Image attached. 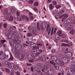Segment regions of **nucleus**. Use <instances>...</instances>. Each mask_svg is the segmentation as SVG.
Instances as JSON below:
<instances>
[{
    "label": "nucleus",
    "instance_id": "obj_14",
    "mask_svg": "<svg viewBox=\"0 0 75 75\" xmlns=\"http://www.w3.org/2000/svg\"><path fill=\"white\" fill-rule=\"evenodd\" d=\"M6 58V54L3 53V54L1 55L0 56V59H3Z\"/></svg>",
    "mask_w": 75,
    "mask_h": 75
},
{
    "label": "nucleus",
    "instance_id": "obj_50",
    "mask_svg": "<svg viewBox=\"0 0 75 75\" xmlns=\"http://www.w3.org/2000/svg\"><path fill=\"white\" fill-rule=\"evenodd\" d=\"M38 46H40V47H42V45L40 43H37L36 44Z\"/></svg>",
    "mask_w": 75,
    "mask_h": 75
},
{
    "label": "nucleus",
    "instance_id": "obj_42",
    "mask_svg": "<svg viewBox=\"0 0 75 75\" xmlns=\"http://www.w3.org/2000/svg\"><path fill=\"white\" fill-rule=\"evenodd\" d=\"M4 63L5 65H8L10 64V62L8 61H6Z\"/></svg>",
    "mask_w": 75,
    "mask_h": 75
},
{
    "label": "nucleus",
    "instance_id": "obj_40",
    "mask_svg": "<svg viewBox=\"0 0 75 75\" xmlns=\"http://www.w3.org/2000/svg\"><path fill=\"white\" fill-rule=\"evenodd\" d=\"M17 19L18 20V21H21L22 19H21V16H17Z\"/></svg>",
    "mask_w": 75,
    "mask_h": 75
},
{
    "label": "nucleus",
    "instance_id": "obj_20",
    "mask_svg": "<svg viewBox=\"0 0 75 75\" xmlns=\"http://www.w3.org/2000/svg\"><path fill=\"white\" fill-rule=\"evenodd\" d=\"M61 36L59 34H57L55 35V38L57 40H60V39H59V37Z\"/></svg>",
    "mask_w": 75,
    "mask_h": 75
},
{
    "label": "nucleus",
    "instance_id": "obj_38",
    "mask_svg": "<svg viewBox=\"0 0 75 75\" xmlns=\"http://www.w3.org/2000/svg\"><path fill=\"white\" fill-rule=\"evenodd\" d=\"M5 70L6 72H7V73H9L10 72V70L8 68H6L5 69Z\"/></svg>",
    "mask_w": 75,
    "mask_h": 75
},
{
    "label": "nucleus",
    "instance_id": "obj_31",
    "mask_svg": "<svg viewBox=\"0 0 75 75\" xmlns=\"http://www.w3.org/2000/svg\"><path fill=\"white\" fill-rule=\"evenodd\" d=\"M44 69H45V71H46V70H47L48 69V66L47 65H44L43 66Z\"/></svg>",
    "mask_w": 75,
    "mask_h": 75
},
{
    "label": "nucleus",
    "instance_id": "obj_4",
    "mask_svg": "<svg viewBox=\"0 0 75 75\" xmlns=\"http://www.w3.org/2000/svg\"><path fill=\"white\" fill-rule=\"evenodd\" d=\"M6 17L7 19L9 21H12L13 20V17L11 15V13L10 12L9 13L6 15Z\"/></svg>",
    "mask_w": 75,
    "mask_h": 75
},
{
    "label": "nucleus",
    "instance_id": "obj_48",
    "mask_svg": "<svg viewBox=\"0 0 75 75\" xmlns=\"http://www.w3.org/2000/svg\"><path fill=\"white\" fill-rule=\"evenodd\" d=\"M0 41L2 44H3L4 43V42H6V40H1Z\"/></svg>",
    "mask_w": 75,
    "mask_h": 75
},
{
    "label": "nucleus",
    "instance_id": "obj_36",
    "mask_svg": "<svg viewBox=\"0 0 75 75\" xmlns=\"http://www.w3.org/2000/svg\"><path fill=\"white\" fill-rule=\"evenodd\" d=\"M39 4H38V2H34V6H38Z\"/></svg>",
    "mask_w": 75,
    "mask_h": 75
},
{
    "label": "nucleus",
    "instance_id": "obj_64",
    "mask_svg": "<svg viewBox=\"0 0 75 75\" xmlns=\"http://www.w3.org/2000/svg\"><path fill=\"white\" fill-rule=\"evenodd\" d=\"M10 45H11V46H14V42H13L12 43H11Z\"/></svg>",
    "mask_w": 75,
    "mask_h": 75
},
{
    "label": "nucleus",
    "instance_id": "obj_17",
    "mask_svg": "<svg viewBox=\"0 0 75 75\" xmlns=\"http://www.w3.org/2000/svg\"><path fill=\"white\" fill-rule=\"evenodd\" d=\"M31 52L32 54H35L37 52V50L36 49L33 48L31 50Z\"/></svg>",
    "mask_w": 75,
    "mask_h": 75
},
{
    "label": "nucleus",
    "instance_id": "obj_18",
    "mask_svg": "<svg viewBox=\"0 0 75 75\" xmlns=\"http://www.w3.org/2000/svg\"><path fill=\"white\" fill-rule=\"evenodd\" d=\"M37 71L35 73V74L36 75H38L39 74L40 75H42L43 73H42V72H41V70H40V71L39 70H37Z\"/></svg>",
    "mask_w": 75,
    "mask_h": 75
},
{
    "label": "nucleus",
    "instance_id": "obj_58",
    "mask_svg": "<svg viewBox=\"0 0 75 75\" xmlns=\"http://www.w3.org/2000/svg\"><path fill=\"white\" fill-rule=\"evenodd\" d=\"M34 49H37V50H39V47L38 46H36L34 47Z\"/></svg>",
    "mask_w": 75,
    "mask_h": 75
},
{
    "label": "nucleus",
    "instance_id": "obj_26",
    "mask_svg": "<svg viewBox=\"0 0 75 75\" xmlns=\"http://www.w3.org/2000/svg\"><path fill=\"white\" fill-rule=\"evenodd\" d=\"M36 44L35 43L33 42H31L30 43V45L32 47H34L35 46Z\"/></svg>",
    "mask_w": 75,
    "mask_h": 75
},
{
    "label": "nucleus",
    "instance_id": "obj_13",
    "mask_svg": "<svg viewBox=\"0 0 75 75\" xmlns=\"http://www.w3.org/2000/svg\"><path fill=\"white\" fill-rule=\"evenodd\" d=\"M50 58L52 60V61H56V60L57 59V56H51L50 57Z\"/></svg>",
    "mask_w": 75,
    "mask_h": 75
},
{
    "label": "nucleus",
    "instance_id": "obj_43",
    "mask_svg": "<svg viewBox=\"0 0 75 75\" xmlns=\"http://www.w3.org/2000/svg\"><path fill=\"white\" fill-rule=\"evenodd\" d=\"M52 3L53 5L56 6L57 5V1H52Z\"/></svg>",
    "mask_w": 75,
    "mask_h": 75
},
{
    "label": "nucleus",
    "instance_id": "obj_29",
    "mask_svg": "<svg viewBox=\"0 0 75 75\" xmlns=\"http://www.w3.org/2000/svg\"><path fill=\"white\" fill-rule=\"evenodd\" d=\"M8 9H5L4 11V15H6V14H7H7H8V13H8Z\"/></svg>",
    "mask_w": 75,
    "mask_h": 75
},
{
    "label": "nucleus",
    "instance_id": "obj_11",
    "mask_svg": "<svg viewBox=\"0 0 75 75\" xmlns=\"http://www.w3.org/2000/svg\"><path fill=\"white\" fill-rule=\"evenodd\" d=\"M48 73L49 75H52L54 74V71L53 69H50L48 71Z\"/></svg>",
    "mask_w": 75,
    "mask_h": 75
},
{
    "label": "nucleus",
    "instance_id": "obj_52",
    "mask_svg": "<svg viewBox=\"0 0 75 75\" xmlns=\"http://www.w3.org/2000/svg\"><path fill=\"white\" fill-rule=\"evenodd\" d=\"M58 13V11H57L56 10H55L53 12V13L54 15H56V14H57Z\"/></svg>",
    "mask_w": 75,
    "mask_h": 75
},
{
    "label": "nucleus",
    "instance_id": "obj_30",
    "mask_svg": "<svg viewBox=\"0 0 75 75\" xmlns=\"http://www.w3.org/2000/svg\"><path fill=\"white\" fill-rule=\"evenodd\" d=\"M19 39H21V38H23V35L21 34H19L17 35Z\"/></svg>",
    "mask_w": 75,
    "mask_h": 75
},
{
    "label": "nucleus",
    "instance_id": "obj_5",
    "mask_svg": "<svg viewBox=\"0 0 75 75\" xmlns=\"http://www.w3.org/2000/svg\"><path fill=\"white\" fill-rule=\"evenodd\" d=\"M27 56L26 53H24L23 54H20L19 57V59L20 61H23V58Z\"/></svg>",
    "mask_w": 75,
    "mask_h": 75
},
{
    "label": "nucleus",
    "instance_id": "obj_2",
    "mask_svg": "<svg viewBox=\"0 0 75 75\" xmlns=\"http://www.w3.org/2000/svg\"><path fill=\"white\" fill-rule=\"evenodd\" d=\"M8 67L11 69H13V68L15 70H17L18 69V66L16 65L14 66V64L13 63H11L9 65H8Z\"/></svg>",
    "mask_w": 75,
    "mask_h": 75
},
{
    "label": "nucleus",
    "instance_id": "obj_16",
    "mask_svg": "<svg viewBox=\"0 0 75 75\" xmlns=\"http://www.w3.org/2000/svg\"><path fill=\"white\" fill-rule=\"evenodd\" d=\"M54 67L55 69H59V65L57 64H55L54 65Z\"/></svg>",
    "mask_w": 75,
    "mask_h": 75
},
{
    "label": "nucleus",
    "instance_id": "obj_41",
    "mask_svg": "<svg viewBox=\"0 0 75 75\" xmlns=\"http://www.w3.org/2000/svg\"><path fill=\"white\" fill-rule=\"evenodd\" d=\"M61 37L62 38H65V37H66V35L65 34H62L61 35Z\"/></svg>",
    "mask_w": 75,
    "mask_h": 75
},
{
    "label": "nucleus",
    "instance_id": "obj_49",
    "mask_svg": "<svg viewBox=\"0 0 75 75\" xmlns=\"http://www.w3.org/2000/svg\"><path fill=\"white\" fill-rule=\"evenodd\" d=\"M54 27H52L51 31V35H52V34H53V32L54 31Z\"/></svg>",
    "mask_w": 75,
    "mask_h": 75
},
{
    "label": "nucleus",
    "instance_id": "obj_12",
    "mask_svg": "<svg viewBox=\"0 0 75 75\" xmlns=\"http://www.w3.org/2000/svg\"><path fill=\"white\" fill-rule=\"evenodd\" d=\"M33 59L34 61H38L40 59V56L38 55L34 56Z\"/></svg>",
    "mask_w": 75,
    "mask_h": 75
},
{
    "label": "nucleus",
    "instance_id": "obj_51",
    "mask_svg": "<svg viewBox=\"0 0 75 75\" xmlns=\"http://www.w3.org/2000/svg\"><path fill=\"white\" fill-rule=\"evenodd\" d=\"M64 9H62L60 10V13H61V14H63L64 12Z\"/></svg>",
    "mask_w": 75,
    "mask_h": 75
},
{
    "label": "nucleus",
    "instance_id": "obj_45",
    "mask_svg": "<svg viewBox=\"0 0 75 75\" xmlns=\"http://www.w3.org/2000/svg\"><path fill=\"white\" fill-rule=\"evenodd\" d=\"M64 25H67L68 24H69V23L67 20H66L64 22Z\"/></svg>",
    "mask_w": 75,
    "mask_h": 75
},
{
    "label": "nucleus",
    "instance_id": "obj_21",
    "mask_svg": "<svg viewBox=\"0 0 75 75\" xmlns=\"http://www.w3.org/2000/svg\"><path fill=\"white\" fill-rule=\"evenodd\" d=\"M11 11L12 14H14L16 13V9L14 8H11Z\"/></svg>",
    "mask_w": 75,
    "mask_h": 75
},
{
    "label": "nucleus",
    "instance_id": "obj_57",
    "mask_svg": "<svg viewBox=\"0 0 75 75\" xmlns=\"http://www.w3.org/2000/svg\"><path fill=\"white\" fill-rule=\"evenodd\" d=\"M30 18L31 20H33L34 19V17L33 16H30L29 17Z\"/></svg>",
    "mask_w": 75,
    "mask_h": 75
},
{
    "label": "nucleus",
    "instance_id": "obj_47",
    "mask_svg": "<svg viewBox=\"0 0 75 75\" xmlns=\"http://www.w3.org/2000/svg\"><path fill=\"white\" fill-rule=\"evenodd\" d=\"M21 17L22 18V19L23 20H24V19H25V17H26V16H25V15H21Z\"/></svg>",
    "mask_w": 75,
    "mask_h": 75
},
{
    "label": "nucleus",
    "instance_id": "obj_35",
    "mask_svg": "<svg viewBox=\"0 0 75 75\" xmlns=\"http://www.w3.org/2000/svg\"><path fill=\"white\" fill-rule=\"evenodd\" d=\"M28 4H33L34 3V1L32 0H30L28 1Z\"/></svg>",
    "mask_w": 75,
    "mask_h": 75
},
{
    "label": "nucleus",
    "instance_id": "obj_56",
    "mask_svg": "<svg viewBox=\"0 0 75 75\" xmlns=\"http://www.w3.org/2000/svg\"><path fill=\"white\" fill-rule=\"evenodd\" d=\"M57 16H60L61 14H62L60 11L59 12L58 11H57Z\"/></svg>",
    "mask_w": 75,
    "mask_h": 75
},
{
    "label": "nucleus",
    "instance_id": "obj_9",
    "mask_svg": "<svg viewBox=\"0 0 75 75\" xmlns=\"http://www.w3.org/2000/svg\"><path fill=\"white\" fill-rule=\"evenodd\" d=\"M15 47L16 48L17 50H20L21 49V48H22V46L20 44H19L15 45Z\"/></svg>",
    "mask_w": 75,
    "mask_h": 75
},
{
    "label": "nucleus",
    "instance_id": "obj_28",
    "mask_svg": "<svg viewBox=\"0 0 75 75\" xmlns=\"http://www.w3.org/2000/svg\"><path fill=\"white\" fill-rule=\"evenodd\" d=\"M54 6L52 5V4H50L49 5V8H50V10H52V9L54 8Z\"/></svg>",
    "mask_w": 75,
    "mask_h": 75
},
{
    "label": "nucleus",
    "instance_id": "obj_37",
    "mask_svg": "<svg viewBox=\"0 0 75 75\" xmlns=\"http://www.w3.org/2000/svg\"><path fill=\"white\" fill-rule=\"evenodd\" d=\"M56 61L57 63V64H60V62H61V60L60 59H57Z\"/></svg>",
    "mask_w": 75,
    "mask_h": 75
},
{
    "label": "nucleus",
    "instance_id": "obj_3",
    "mask_svg": "<svg viewBox=\"0 0 75 75\" xmlns=\"http://www.w3.org/2000/svg\"><path fill=\"white\" fill-rule=\"evenodd\" d=\"M42 68V64L38 63L37 65L35 67V69L36 71H40V70H41Z\"/></svg>",
    "mask_w": 75,
    "mask_h": 75
},
{
    "label": "nucleus",
    "instance_id": "obj_62",
    "mask_svg": "<svg viewBox=\"0 0 75 75\" xmlns=\"http://www.w3.org/2000/svg\"><path fill=\"white\" fill-rule=\"evenodd\" d=\"M66 19V18H64V17H63V18H62V19L61 21L62 22H63V21H64Z\"/></svg>",
    "mask_w": 75,
    "mask_h": 75
},
{
    "label": "nucleus",
    "instance_id": "obj_6",
    "mask_svg": "<svg viewBox=\"0 0 75 75\" xmlns=\"http://www.w3.org/2000/svg\"><path fill=\"white\" fill-rule=\"evenodd\" d=\"M62 60L64 64H67L69 62V60L68 59V58L65 57H63L62 58Z\"/></svg>",
    "mask_w": 75,
    "mask_h": 75
},
{
    "label": "nucleus",
    "instance_id": "obj_32",
    "mask_svg": "<svg viewBox=\"0 0 75 75\" xmlns=\"http://www.w3.org/2000/svg\"><path fill=\"white\" fill-rule=\"evenodd\" d=\"M13 58H14V57H13V55H12V54H11L10 57L9 59V60H10V61H12Z\"/></svg>",
    "mask_w": 75,
    "mask_h": 75
},
{
    "label": "nucleus",
    "instance_id": "obj_34",
    "mask_svg": "<svg viewBox=\"0 0 75 75\" xmlns=\"http://www.w3.org/2000/svg\"><path fill=\"white\" fill-rule=\"evenodd\" d=\"M72 18H68L67 19V20L69 23H71V21H72Z\"/></svg>",
    "mask_w": 75,
    "mask_h": 75
},
{
    "label": "nucleus",
    "instance_id": "obj_60",
    "mask_svg": "<svg viewBox=\"0 0 75 75\" xmlns=\"http://www.w3.org/2000/svg\"><path fill=\"white\" fill-rule=\"evenodd\" d=\"M32 35H33L30 33H29L27 34V36H29V37H31L30 36H32Z\"/></svg>",
    "mask_w": 75,
    "mask_h": 75
},
{
    "label": "nucleus",
    "instance_id": "obj_59",
    "mask_svg": "<svg viewBox=\"0 0 75 75\" xmlns=\"http://www.w3.org/2000/svg\"><path fill=\"white\" fill-rule=\"evenodd\" d=\"M7 23H4L3 25L4 27V28H6V27H7Z\"/></svg>",
    "mask_w": 75,
    "mask_h": 75
},
{
    "label": "nucleus",
    "instance_id": "obj_8",
    "mask_svg": "<svg viewBox=\"0 0 75 75\" xmlns=\"http://www.w3.org/2000/svg\"><path fill=\"white\" fill-rule=\"evenodd\" d=\"M27 59L29 60L30 62H31V63L34 62V60H33V59L31 55L28 54V55Z\"/></svg>",
    "mask_w": 75,
    "mask_h": 75
},
{
    "label": "nucleus",
    "instance_id": "obj_44",
    "mask_svg": "<svg viewBox=\"0 0 75 75\" xmlns=\"http://www.w3.org/2000/svg\"><path fill=\"white\" fill-rule=\"evenodd\" d=\"M61 6L60 5H57L55 6V7L57 9H58L61 8Z\"/></svg>",
    "mask_w": 75,
    "mask_h": 75
},
{
    "label": "nucleus",
    "instance_id": "obj_24",
    "mask_svg": "<svg viewBox=\"0 0 75 75\" xmlns=\"http://www.w3.org/2000/svg\"><path fill=\"white\" fill-rule=\"evenodd\" d=\"M41 59L42 61H45L46 60V57L44 55L42 56L41 57Z\"/></svg>",
    "mask_w": 75,
    "mask_h": 75
},
{
    "label": "nucleus",
    "instance_id": "obj_1",
    "mask_svg": "<svg viewBox=\"0 0 75 75\" xmlns=\"http://www.w3.org/2000/svg\"><path fill=\"white\" fill-rule=\"evenodd\" d=\"M71 68H69L68 69V71L70 74H74L75 72V62H72L71 64Z\"/></svg>",
    "mask_w": 75,
    "mask_h": 75
},
{
    "label": "nucleus",
    "instance_id": "obj_46",
    "mask_svg": "<svg viewBox=\"0 0 75 75\" xmlns=\"http://www.w3.org/2000/svg\"><path fill=\"white\" fill-rule=\"evenodd\" d=\"M50 62L51 64H52V65H54L56 64L54 62L52 61H50Z\"/></svg>",
    "mask_w": 75,
    "mask_h": 75
},
{
    "label": "nucleus",
    "instance_id": "obj_19",
    "mask_svg": "<svg viewBox=\"0 0 75 75\" xmlns=\"http://www.w3.org/2000/svg\"><path fill=\"white\" fill-rule=\"evenodd\" d=\"M67 54H68V58H71L72 57V54L71 52L69 51L67 52Z\"/></svg>",
    "mask_w": 75,
    "mask_h": 75
},
{
    "label": "nucleus",
    "instance_id": "obj_7",
    "mask_svg": "<svg viewBox=\"0 0 75 75\" xmlns=\"http://www.w3.org/2000/svg\"><path fill=\"white\" fill-rule=\"evenodd\" d=\"M5 35L8 36V38L10 39L13 37V34H10V32L9 31H7L5 33Z\"/></svg>",
    "mask_w": 75,
    "mask_h": 75
},
{
    "label": "nucleus",
    "instance_id": "obj_63",
    "mask_svg": "<svg viewBox=\"0 0 75 75\" xmlns=\"http://www.w3.org/2000/svg\"><path fill=\"white\" fill-rule=\"evenodd\" d=\"M25 19L27 21H28L29 20V18H28L27 16H26Z\"/></svg>",
    "mask_w": 75,
    "mask_h": 75
},
{
    "label": "nucleus",
    "instance_id": "obj_33",
    "mask_svg": "<svg viewBox=\"0 0 75 75\" xmlns=\"http://www.w3.org/2000/svg\"><path fill=\"white\" fill-rule=\"evenodd\" d=\"M70 33L71 34V35H73L74 33V29H71V31L70 32Z\"/></svg>",
    "mask_w": 75,
    "mask_h": 75
},
{
    "label": "nucleus",
    "instance_id": "obj_27",
    "mask_svg": "<svg viewBox=\"0 0 75 75\" xmlns=\"http://www.w3.org/2000/svg\"><path fill=\"white\" fill-rule=\"evenodd\" d=\"M28 40L29 42H32L33 41V37L29 36L28 38Z\"/></svg>",
    "mask_w": 75,
    "mask_h": 75
},
{
    "label": "nucleus",
    "instance_id": "obj_53",
    "mask_svg": "<svg viewBox=\"0 0 75 75\" xmlns=\"http://www.w3.org/2000/svg\"><path fill=\"white\" fill-rule=\"evenodd\" d=\"M44 27H46V25H42L41 26H40L41 28V29H43V28H44Z\"/></svg>",
    "mask_w": 75,
    "mask_h": 75
},
{
    "label": "nucleus",
    "instance_id": "obj_39",
    "mask_svg": "<svg viewBox=\"0 0 75 75\" xmlns=\"http://www.w3.org/2000/svg\"><path fill=\"white\" fill-rule=\"evenodd\" d=\"M41 71L42 72H44L45 74H48V73L46 71H45V69H41Z\"/></svg>",
    "mask_w": 75,
    "mask_h": 75
},
{
    "label": "nucleus",
    "instance_id": "obj_23",
    "mask_svg": "<svg viewBox=\"0 0 75 75\" xmlns=\"http://www.w3.org/2000/svg\"><path fill=\"white\" fill-rule=\"evenodd\" d=\"M18 36H15L14 38V40L15 41H16L17 42L18 41H19V39H18Z\"/></svg>",
    "mask_w": 75,
    "mask_h": 75
},
{
    "label": "nucleus",
    "instance_id": "obj_15",
    "mask_svg": "<svg viewBox=\"0 0 75 75\" xmlns=\"http://www.w3.org/2000/svg\"><path fill=\"white\" fill-rule=\"evenodd\" d=\"M66 28H67V30H71V28H73V25H68L66 26L65 27Z\"/></svg>",
    "mask_w": 75,
    "mask_h": 75
},
{
    "label": "nucleus",
    "instance_id": "obj_22",
    "mask_svg": "<svg viewBox=\"0 0 75 75\" xmlns=\"http://www.w3.org/2000/svg\"><path fill=\"white\" fill-rule=\"evenodd\" d=\"M61 17H64L65 18H68V14L67 13L64 14L61 16Z\"/></svg>",
    "mask_w": 75,
    "mask_h": 75
},
{
    "label": "nucleus",
    "instance_id": "obj_61",
    "mask_svg": "<svg viewBox=\"0 0 75 75\" xmlns=\"http://www.w3.org/2000/svg\"><path fill=\"white\" fill-rule=\"evenodd\" d=\"M61 46H62V47L66 46V43H63L62 44Z\"/></svg>",
    "mask_w": 75,
    "mask_h": 75
},
{
    "label": "nucleus",
    "instance_id": "obj_55",
    "mask_svg": "<svg viewBox=\"0 0 75 75\" xmlns=\"http://www.w3.org/2000/svg\"><path fill=\"white\" fill-rule=\"evenodd\" d=\"M17 31H14L13 32V34H15V35H17Z\"/></svg>",
    "mask_w": 75,
    "mask_h": 75
},
{
    "label": "nucleus",
    "instance_id": "obj_54",
    "mask_svg": "<svg viewBox=\"0 0 75 75\" xmlns=\"http://www.w3.org/2000/svg\"><path fill=\"white\" fill-rule=\"evenodd\" d=\"M14 42V41L12 39H10L9 41V43L10 44L12 42Z\"/></svg>",
    "mask_w": 75,
    "mask_h": 75
},
{
    "label": "nucleus",
    "instance_id": "obj_25",
    "mask_svg": "<svg viewBox=\"0 0 75 75\" xmlns=\"http://www.w3.org/2000/svg\"><path fill=\"white\" fill-rule=\"evenodd\" d=\"M11 51L14 54L15 53H16V52H17V49H16V48H15V47H13L11 49Z\"/></svg>",
    "mask_w": 75,
    "mask_h": 75
},
{
    "label": "nucleus",
    "instance_id": "obj_10",
    "mask_svg": "<svg viewBox=\"0 0 75 75\" xmlns=\"http://www.w3.org/2000/svg\"><path fill=\"white\" fill-rule=\"evenodd\" d=\"M30 31L31 33H32L33 34H35L37 33V31L34 28H31L30 30Z\"/></svg>",
    "mask_w": 75,
    "mask_h": 75
}]
</instances>
